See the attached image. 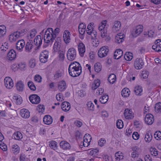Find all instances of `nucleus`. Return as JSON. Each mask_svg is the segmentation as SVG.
<instances>
[{
  "instance_id": "obj_56",
  "label": "nucleus",
  "mask_w": 161,
  "mask_h": 161,
  "mask_svg": "<svg viewBox=\"0 0 161 161\" xmlns=\"http://www.w3.org/2000/svg\"><path fill=\"white\" fill-rule=\"evenodd\" d=\"M59 52L58 57L60 60L63 61L65 58L64 53L63 51H58Z\"/></svg>"
},
{
  "instance_id": "obj_47",
  "label": "nucleus",
  "mask_w": 161,
  "mask_h": 161,
  "mask_svg": "<svg viewBox=\"0 0 161 161\" xmlns=\"http://www.w3.org/2000/svg\"><path fill=\"white\" fill-rule=\"evenodd\" d=\"M133 57V54L130 52H127L124 55V58L127 61L131 60Z\"/></svg>"
},
{
  "instance_id": "obj_26",
  "label": "nucleus",
  "mask_w": 161,
  "mask_h": 161,
  "mask_svg": "<svg viewBox=\"0 0 161 161\" xmlns=\"http://www.w3.org/2000/svg\"><path fill=\"white\" fill-rule=\"evenodd\" d=\"M42 38L40 35L37 36L34 40V44L38 47L41 46L42 43Z\"/></svg>"
},
{
  "instance_id": "obj_40",
  "label": "nucleus",
  "mask_w": 161,
  "mask_h": 161,
  "mask_svg": "<svg viewBox=\"0 0 161 161\" xmlns=\"http://www.w3.org/2000/svg\"><path fill=\"white\" fill-rule=\"evenodd\" d=\"M108 99V95H105L102 96L99 98L100 102L102 104H104L107 103Z\"/></svg>"
},
{
  "instance_id": "obj_36",
  "label": "nucleus",
  "mask_w": 161,
  "mask_h": 161,
  "mask_svg": "<svg viewBox=\"0 0 161 161\" xmlns=\"http://www.w3.org/2000/svg\"><path fill=\"white\" fill-rule=\"evenodd\" d=\"M49 147L54 150L57 149L58 145L57 142L51 140L49 142Z\"/></svg>"
},
{
  "instance_id": "obj_18",
  "label": "nucleus",
  "mask_w": 161,
  "mask_h": 161,
  "mask_svg": "<svg viewBox=\"0 0 161 161\" xmlns=\"http://www.w3.org/2000/svg\"><path fill=\"white\" fill-rule=\"evenodd\" d=\"M16 87L17 90L18 92H23L25 88V85L24 82L21 80L18 81L16 83Z\"/></svg>"
},
{
  "instance_id": "obj_64",
  "label": "nucleus",
  "mask_w": 161,
  "mask_h": 161,
  "mask_svg": "<svg viewBox=\"0 0 161 161\" xmlns=\"http://www.w3.org/2000/svg\"><path fill=\"white\" fill-rule=\"evenodd\" d=\"M148 72L146 71H143L142 73L141 77L143 79H146L148 77Z\"/></svg>"
},
{
  "instance_id": "obj_54",
  "label": "nucleus",
  "mask_w": 161,
  "mask_h": 161,
  "mask_svg": "<svg viewBox=\"0 0 161 161\" xmlns=\"http://www.w3.org/2000/svg\"><path fill=\"white\" fill-rule=\"evenodd\" d=\"M150 153L152 155L156 156L158 154L157 150L155 148H151L150 149Z\"/></svg>"
},
{
  "instance_id": "obj_6",
  "label": "nucleus",
  "mask_w": 161,
  "mask_h": 161,
  "mask_svg": "<svg viewBox=\"0 0 161 161\" xmlns=\"http://www.w3.org/2000/svg\"><path fill=\"white\" fill-rule=\"evenodd\" d=\"M109 51L108 47L107 46H103L99 49L97 54L98 56L100 58H103L106 56Z\"/></svg>"
},
{
  "instance_id": "obj_41",
  "label": "nucleus",
  "mask_w": 161,
  "mask_h": 161,
  "mask_svg": "<svg viewBox=\"0 0 161 161\" xmlns=\"http://www.w3.org/2000/svg\"><path fill=\"white\" fill-rule=\"evenodd\" d=\"M6 32V27L5 25H0V37L3 36Z\"/></svg>"
},
{
  "instance_id": "obj_39",
  "label": "nucleus",
  "mask_w": 161,
  "mask_h": 161,
  "mask_svg": "<svg viewBox=\"0 0 161 161\" xmlns=\"http://www.w3.org/2000/svg\"><path fill=\"white\" fill-rule=\"evenodd\" d=\"M115 159L117 161H119L123 159V154L120 152H118L115 153Z\"/></svg>"
},
{
  "instance_id": "obj_5",
  "label": "nucleus",
  "mask_w": 161,
  "mask_h": 161,
  "mask_svg": "<svg viewBox=\"0 0 161 161\" xmlns=\"http://www.w3.org/2000/svg\"><path fill=\"white\" fill-rule=\"evenodd\" d=\"M107 21H103L101 23V25L98 27V29L101 33V36L102 38L106 37L107 36V29L105 28Z\"/></svg>"
},
{
  "instance_id": "obj_9",
  "label": "nucleus",
  "mask_w": 161,
  "mask_h": 161,
  "mask_svg": "<svg viewBox=\"0 0 161 161\" xmlns=\"http://www.w3.org/2000/svg\"><path fill=\"white\" fill-rule=\"evenodd\" d=\"M29 98L30 101L33 104H38L41 101L40 97L35 94L31 95Z\"/></svg>"
},
{
  "instance_id": "obj_25",
  "label": "nucleus",
  "mask_w": 161,
  "mask_h": 161,
  "mask_svg": "<svg viewBox=\"0 0 161 161\" xmlns=\"http://www.w3.org/2000/svg\"><path fill=\"white\" fill-rule=\"evenodd\" d=\"M19 35L16 32L11 33L9 36V39L11 42H15L19 38Z\"/></svg>"
},
{
  "instance_id": "obj_37",
  "label": "nucleus",
  "mask_w": 161,
  "mask_h": 161,
  "mask_svg": "<svg viewBox=\"0 0 161 161\" xmlns=\"http://www.w3.org/2000/svg\"><path fill=\"white\" fill-rule=\"evenodd\" d=\"M13 137L14 139L17 140H20L23 138L22 134L19 131L14 133L13 135Z\"/></svg>"
},
{
  "instance_id": "obj_16",
  "label": "nucleus",
  "mask_w": 161,
  "mask_h": 161,
  "mask_svg": "<svg viewBox=\"0 0 161 161\" xmlns=\"http://www.w3.org/2000/svg\"><path fill=\"white\" fill-rule=\"evenodd\" d=\"M145 120L147 124L152 125L154 121L153 116L151 114H147L145 116Z\"/></svg>"
},
{
  "instance_id": "obj_12",
  "label": "nucleus",
  "mask_w": 161,
  "mask_h": 161,
  "mask_svg": "<svg viewBox=\"0 0 161 161\" xmlns=\"http://www.w3.org/2000/svg\"><path fill=\"white\" fill-rule=\"evenodd\" d=\"M78 50L80 55L83 57L85 52L86 48L84 44L81 42L79 43L77 45Z\"/></svg>"
},
{
  "instance_id": "obj_30",
  "label": "nucleus",
  "mask_w": 161,
  "mask_h": 161,
  "mask_svg": "<svg viewBox=\"0 0 161 161\" xmlns=\"http://www.w3.org/2000/svg\"><path fill=\"white\" fill-rule=\"evenodd\" d=\"M66 87L67 86L64 81L62 80L59 82L58 88L60 91L61 92L64 91Z\"/></svg>"
},
{
  "instance_id": "obj_52",
  "label": "nucleus",
  "mask_w": 161,
  "mask_h": 161,
  "mask_svg": "<svg viewBox=\"0 0 161 161\" xmlns=\"http://www.w3.org/2000/svg\"><path fill=\"white\" fill-rule=\"evenodd\" d=\"M152 49L156 52H159L161 51V46L158 45L154 44L152 47Z\"/></svg>"
},
{
  "instance_id": "obj_27",
  "label": "nucleus",
  "mask_w": 161,
  "mask_h": 161,
  "mask_svg": "<svg viewBox=\"0 0 161 161\" xmlns=\"http://www.w3.org/2000/svg\"><path fill=\"white\" fill-rule=\"evenodd\" d=\"M86 25L84 23H81L79 25L78 29L80 34L81 35L84 34L86 31Z\"/></svg>"
},
{
  "instance_id": "obj_34",
  "label": "nucleus",
  "mask_w": 161,
  "mask_h": 161,
  "mask_svg": "<svg viewBox=\"0 0 161 161\" xmlns=\"http://www.w3.org/2000/svg\"><path fill=\"white\" fill-rule=\"evenodd\" d=\"M13 99L17 105L20 104L22 102V98L19 95H14L13 96Z\"/></svg>"
},
{
  "instance_id": "obj_10",
  "label": "nucleus",
  "mask_w": 161,
  "mask_h": 161,
  "mask_svg": "<svg viewBox=\"0 0 161 161\" xmlns=\"http://www.w3.org/2000/svg\"><path fill=\"white\" fill-rule=\"evenodd\" d=\"M4 85L8 89H11L14 86V83L12 79L9 77H7L4 80Z\"/></svg>"
},
{
  "instance_id": "obj_31",
  "label": "nucleus",
  "mask_w": 161,
  "mask_h": 161,
  "mask_svg": "<svg viewBox=\"0 0 161 161\" xmlns=\"http://www.w3.org/2000/svg\"><path fill=\"white\" fill-rule=\"evenodd\" d=\"M33 47L32 42H29L26 43L25 48V51L26 53H29L31 51Z\"/></svg>"
},
{
  "instance_id": "obj_59",
  "label": "nucleus",
  "mask_w": 161,
  "mask_h": 161,
  "mask_svg": "<svg viewBox=\"0 0 161 161\" xmlns=\"http://www.w3.org/2000/svg\"><path fill=\"white\" fill-rule=\"evenodd\" d=\"M75 125L78 127H80L82 125V123L79 120H76L74 122Z\"/></svg>"
},
{
  "instance_id": "obj_19",
  "label": "nucleus",
  "mask_w": 161,
  "mask_h": 161,
  "mask_svg": "<svg viewBox=\"0 0 161 161\" xmlns=\"http://www.w3.org/2000/svg\"><path fill=\"white\" fill-rule=\"evenodd\" d=\"M139 154V149L137 147H135L132 148L131 157L134 158H137Z\"/></svg>"
},
{
  "instance_id": "obj_7",
  "label": "nucleus",
  "mask_w": 161,
  "mask_h": 161,
  "mask_svg": "<svg viewBox=\"0 0 161 161\" xmlns=\"http://www.w3.org/2000/svg\"><path fill=\"white\" fill-rule=\"evenodd\" d=\"M143 26L141 25L136 26L132 31L131 35L133 36L137 37L143 31Z\"/></svg>"
},
{
  "instance_id": "obj_57",
  "label": "nucleus",
  "mask_w": 161,
  "mask_h": 161,
  "mask_svg": "<svg viewBox=\"0 0 161 161\" xmlns=\"http://www.w3.org/2000/svg\"><path fill=\"white\" fill-rule=\"evenodd\" d=\"M37 109L39 112L42 113L44 111L45 108L43 105L40 104L37 106Z\"/></svg>"
},
{
  "instance_id": "obj_33",
  "label": "nucleus",
  "mask_w": 161,
  "mask_h": 161,
  "mask_svg": "<svg viewBox=\"0 0 161 161\" xmlns=\"http://www.w3.org/2000/svg\"><path fill=\"white\" fill-rule=\"evenodd\" d=\"M100 81L99 79L95 80L92 82V90H95L98 88L100 85Z\"/></svg>"
},
{
  "instance_id": "obj_23",
  "label": "nucleus",
  "mask_w": 161,
  "mask_h": 161,
  "mask_svg": "<svg viewBox=\"0 0 161 161\" xmlns=\"http://www.w3.org/2000/svg\"><path fill=\"white\" fill-rule=\"evenodd\" d=\"M61 148L64 150H69L70 148V144L65 141H62L60 143Z\"/></svg>"
},
{
  "instance_id": "obj_51",
  "label": "nucleus",
  "mask_w": 161,
  "mask_h": 161,
  "mask_svg": "<svg viewBox=\"0 0 161 161\" xmlns=\"http://www.w3.org/2000/svg\"><path fill=\"white\" fill-rule=\"evenodd\" d=\"M29 159L27 157V156L23 153L21 154L19 156L20 161H28Z\"/></svg>"
},
{
  "instance_id": "obj_46",
  "label": "nucleus",
  "mask_w": 161,
  "mask_h": 161,
  "mask_svg": "<svg viewBox=\"0 0 161 161\" xmlns=\"http://www.w3.org/2000/svg\"><path fill=\"white\" fill-rule=\"evenodd\" d=\"M154 111L157 113L161 112V103L158 102L155 104Z\"/></svg>"
},
{
  "instance_id": "obj_60",
  "label": "nucleus",
  "mask_w": 161,
  "mask_h": 161,
  "mask_svg": "<svg viewBox=\"0 0 161 161\" xmlns=\"http://www.w3.org/2000/svg\"><path fill=\"white\" fill-rule=\"evenodd\" d=\"M42 78L41 76L39 75H36L34 77V80L36 82L40 83L42 81Z\"/></svg>"
},
{
  "instance_id": "obj_38",
  "label": "nucleus",
  "mask_w": 161,
  "mask_h": 161,
  "mask_svg": "<svg viewBox=\"0 0 161 161\" xmlns=\"http://www.w3.org/2000/svg\"><path fill=\"white\" fill-rule=\"evenodd\" d=\"M130 91L127 88H124L121 91L122 96L124 97H127L130 94Z\"/></svg>"
},
{
  "instance_id": "obj_1",
  "label": "nucleus",
  "mask_w": 161,
  "mask_h": 161,
  "mask_svg": "<svg viewBox=\"0 0 161 161\" xmlns=\"http://www.w3.org/2000/svg\"><path fill=\"white\" fill-rule=\"evenodd\" d=\"M68 71L69 75L72 77L79 76L81 73V67L77 62L71 63L69 66Z\"/></svg>"
},
{
  "instance_id": "obj_45",
  "label": "nucleus",
  "mask_w": 161,
  "mask_h": 161,
  "mask_svg": "<svg viewBox=\"0 0 161 161\" xmlns=\"http://www.w3.org/2000/svg\"><path fill=\"white\" fill-rule=\"evenodd\" d=\"M12 152L14 153V154H17L20 151V149L19 146L16 145L14 144L12 146Z\"/></svg>"
},
{
  "instance_id": "obj_3",
  "label": "nucleus",
  "mask_w": 161,
  "mask_h": 161,
  "mask_svg": "<svg viewBox=\"0 0 161 161\" xmlns=\"http://www.w3.org/2000/svg\"><path fill=\"white\" fill-rule=\"evenodd\" d=\"M62 40L60 37H57L56 39L53 46V49L54 51L58 52L62 50L63 45Z\"/></svg>"
},
{
  "instance_id": "obj_58",
  "label": "nucleus",
  "mask_w": 161,
  "mask_h": 161,
  "mask_svg": "<svg viewBox=\"0 0 161 161\" xmlns=\"http://www.w3.org/2000/svg\"><path fill=\"white\" fill-rule=\"evenodd\" d=\"M56 98L58 101H62L64 100L63 95L61 93H59L56 95Z\"/></svg>"
},
{
  "instance_id": "obj_43",
  "label": "nucleus",
  "mask_w": 161,
  "mask_h": 161,
  "mask_svg": "<svg viewBox=\"0 0 161 161\" xmlns=\"http://www.w3.org/2000/svg\"><path fill=\"white\" fill-rule=\"evenodd\" d=\"M153 137L152 135L150 132L146 133L145 135V140L146 142H150Z\"/></svg>"
},
{
  "instance_id": "obj_13",
  "label": "nucleus",
  "mask_w": 161,
  "mask_h": 161,
  "mask_svg": "<svg viewBox=\"0 0 161 161\" xmlns=\"http://www.w3.org/2000/svg\"><path fill=\"white\" fill-rule=\"evenodd\" d=\"M124 116L126 119H132L133 117V113L132 110L128 108L126 109L124 113Z\"/></svg>"
},
{
  "instance_id": "obj_32",
  "label": "nucleus",
  "mask_w": 161,
  "mask_h": 161,
  "mask_svg": "<svg viewBox=\"0 0 161 161\" xmlns=\"http://www.w3.org/2000/svg\"><path fill=\"white\" fill-rule=\"evenodd\" d=\"M123 55V51L120 49H117L114 53V57L115 59L120 58Z\"/></svg>"
},
{
  "instance_id": "obj_28",
  "label": "nucleus",
  "mask_w": 161,
  "mask_h": 161,
  "mask_svg": "<svg viewBox=\"0 0 161 161\" xmlns=\"http://www.w3.org/2000/svg\"><path fill=\"white\" fill-rule=\"evenodd\" d=\"M16 54L15 51L14 50H11L8 54V59L12 60L14 59L16 57Z\"/></svg>"
},
{
  "instance_id": "obj_22",
  "label": "nucleus",
  "mask_w": 161,
  "mask_h": 161,
  "mask_svg": "<svg viewBox=\"0 0 161 161\" xmlns=\"http://www.w3.org/2000/svg\"><path fill=\"white\" fill-rule=\"evenodd\" d=\"M125 35L121 33L118 34L115 37V42L118 43H120L123 42L124 39Z\"/></svg>"
},
{
  "instance_id": "obj_29",
  "label": "nucleus",
  "mask_w": 161,
  "mask_h": 161,
  "mask_svg": "<svg viewBox=\"0 0 161 161\" xmlns=\"http://www.w3.org/2000/svg\"><path fill=\"white\" fill-rule=\"evenodd\" d=\"M53 121L52 117L49 115L45 116L43 119V121L44 124L47 125L51 124L53 122Z\"/></svg>"
},
{
  "instance_id": "obj_4",
  "label": "nucleus",
  "mask_w": 161,
  "mask_h": 161,
  "mask_svg": "<svg viewBox=\"0 0 161 161\" xmlns=\"http://www.w3.org/2000/svg\"><path fill=\"white\" fill-rule=\"evenodd\" d=\"M76 52L75 48L72 47L69 48L67 53L68 59L72 61L75 60L76 57Z\"/></svg>"
},
{
  "instance_id": "obj_11",
  "label": "nucleus",
  "mask_w": 161,
  "mask_h": 161,
  "mask_svg": "<svg viewBox=\"0 0 161 161\" xmlns=\"http://www.w3.org/2000/svg\"><path fill=\"white\" fill-rule=\"evenodd\" d=\"M71 34L67 30H65L63 34V38L64 42L66 43H69L70 42Z\"/></svg>"
},
{
  "instance_id": "obj_20",
  "label": "nucleus",
  "mask_w": 161,
  "mask_h": 161,
  "mask_svg": "<svg viewBox=\"0 0 161 161\" xmlns=\"http://www.w3.org/2000/svg\"><path fill=\"white\" fill-rule=\"evenodd\" d=\"M20 114L21 116L25 119L29 118L30 116V113L29 110L26 109L20 110Z\"/></svg>"
},
{
  "instance_id": "obj_14",
  "label": "nucleus",
  "mask_w": 161,
  "mask_h": 161,
  "mask_svg": "<svg viewBox=\"0 0 161 161\" xmlns=\"http://www.w3.org/2000/svg\"><path fill=\"white\" fill-rule=\"evenodd\" d=\"M92 138L91 136L88 134H85L84 136L83 142V145L85 147H87L90 144L91 140Z\"/></svg>"
},
{
  "instance_id": "obj_63",
  "label": "nucleus",
  "mask_w": 161,
  "mask_h": 161,
  "mask_svg": "<svg viewBox=\"0 0 161 161\" xmlns=\"http://www.w3.org/2000/svg\"><path fill=\"white\" fill-rule=\"evenodd\" d=\"M88 108L90 110H94V105L91 102H88L87 104Z\"/></svg>"
},
{
  "instance_id": "obj_2",
  "label": "nucleus",
  "mask_w": 161,
  "mask_h": 161,
  "mask_svg": "<svg viewBox=\"0 0 161 161\" xmlns=\"http://www.w3.org/2000/svg\"><path fill=\"white\" fill-rule=\"evenodd\" d=\"M56 38L53 33V29L51 28H47L45 32L44 41L45 45L46 46L51 45Z\"/></svg>"
},
{
  "instance_id": "obj_8",
  "label": "nucleus",
  "mask_w": 161,
  "mask_h": 161,
  "mask_svg": "<svg viewBox=\"0 0 161 161\" xmlns=\"http://www.w3.org/2000/svg\"><path fill=\"white\" fill-rule=\"evenodd\" d=\"M144 65V62L141 58H137L134 62V67L136 69H141Z\"/></svg>"
},
{
  "instance_id": "obj_61",
  "label": "nucleus",
  "mask_w": 161,
  "mask_h": 161,
  "mask_svg": "<svg viewBox=\"0 0 161 161\" xmlns=\"http://www.w3.org/2000/svg\"><path fill=\"white\" fill-rule=\"evenodd\" d=\"M132 136L134 139L137 140L139 138L140 135L137 132H134L132 134Z\"/></svg>"
},
{
  "instance_id": "obj_24",
  "label": "nucleus",
  "mask_w": 161,
  "mask_h": 161,
  "mask_svg": "<svg viewBox=\"0 0 161 161\" xmlns=\"http://www.w3.org/2000/svg\"><path fill=\"white\" fill-rule=\"evenodd\" d=\"M61 108L65 112H67L70 109V104L67 102H64L62 103Z\"/></svg>"
},
{
  "instance_id": "obj_42",
  "label": "nucleus",
  "mask_w": 161,
  "mask_h": 161,
  "mask_svg": "<svg viewBox=\"0 0 161 161\" xmlns=\"http://www.w3.org/2000/svg\"><path fill=\"white\" fill-rule=\"evenodd\" d=\"M116 75L113 74H111L108 77V80L111 84H113L116 81Z\"/></svg>"
},
{
  "instance_id": "obj_17",
  "label": "nucleus",
  "mask_w": 161,
  "mask_h": 161,
  "mask_svg": "<svg viewBox=\"0 0 161 161\" xmlns=\"http://www.w3.org/2000/svg\"><path fill=\"white\" fill-rule=\"evenodd\" d=\"M25 46V42L24 40L22 39L18 41L16 44V49L20 52H21Z\"/></svg>"
},
{
  "instance_id": "obj_21",
  "label": "nucleus",
  "mask_w": 161,
  "mask_h": 161,
  "mask_svg": "<svg viewBox=\"0 0 161 161\" xmlns=\"http://www.w3.org/2000/svg\"><path fill=\"white\" fill-rule=\"evenodd\" d=\"M121 24L119 21H115L112 27V31L114 33H116L120 29Z\"/></svg>"
},
{
  "instance_id": "obj_50",
  "label": "nucleus",
  "mask_w": 161,
  "mask_h": 161,
  "mask_svg": "<svg viewBox=\"0 0 161 161\" xmlns=\"http://www.w3.org/2000/svg\"><path fill=\"white\" fill-rule=\"evenodd\" d=\"M29 65L31 68H34L36 65V62L35 59L33 58L31 59L29 61Z\"/></svg>"
},
{
  "instance_id": "obj_48",
  "label": "nucleus",
  "mask_w": 161,
  "mask_h": 161,
  "mask_svg": "<svg viewBox=\"0 0 161 161\" xmlns=\"http://www.w3.org/2000/svg\"><path fill=\"white\" fill-rule=\"evenodd\" d=\"M116 126L119 129L122 128L124 126L123 122L122 120L118 119L116 122Z\"/></svg>"
},
{
  "instance_id": "obj_53",
  "label": "nucleus",
  "mask_w": 161,
  "mask_h": 161,
  "mask_svg": "<svg viewBox=\"0 0 161 161\" xmlns=\"http://www.w3.org/2000/svg\"><path fill=\"white\" fill-rule=\"evenodd\" d=\"M155 138L157 140L161 139V132L157 131L154 134Z\"/></svg>"
},
{
  "instance_id": "obj_44",
  "label": "nucleus",
  "mask_w": 161,
  "mask_h": 161,
  "mask_svg": "<svg viewBox=\"0 0 161 161\" xmlns=\"http://www.w3.org/2000/svg\"><path fill=\"white\" fill-rule=\"evenodd\" d=\"M102 68V66L100 63L97 62L94 64V69L95 71L97 72H100Z\"/></svg>"
},
{
  "instance_id": "obj_15",
  "label": "nucleus",
  "mask_w": 161,
  "mask_h": 161,
  "mask_svg": "<svg viewBox=\"0 0 161 161\" xmlns=\"http://www.w3.org/2000/svg\"><path fill=\"white\" fill-rule=\"evenodd\" d=\"M94 23L93 22L90 23L88 25L86 29V32L89 35H94V37H96L97 35L96 32L93 31V26Z\"/></svg>"
},
{
  "instance_id": "obj_49",
  "label": "nucleus",
  "mask_w": 161,
  "mask_h": 161,
  "mask_svg": "<svg viewBox=\"0 0 161 161\" xmlns=\"http://www.w3.org/2000/svg\"><path fill=\"white\" fill-rule=\"evenodd\" d=\"M28 86L30 89L33 91L36 90V87L34 84V83L31 81H29L28 82Z\"/></svg>"
},
{
  "instance_id": "obj_35",
  "label": "nucleus",
  "mask_w": 161,
  "mask_h": 161,
  "mask_svg": "<svg viewBox=\"0 0 161 161\" xmlns=\"http://www.w3.org/2000/svg\"><path fill=\"white\" fill-rule=\"evenodd\" d=\"M134 91L136 95H141L142 92V86H135Z\"/></svg>"
},
{
  "instance_id": "obj_55",
  "label": "nucleus",
  "mask_w": 161,
  "mask_h": 161,
  "mask_svg": "<svg viewBox=\"0 0 161 161\" xmlns=\"http://www.w3.org/2000/svg\"><path fill=\"white\" fill-rule=\"evenodd\" d=\"M36 31L35 29L32 30L30 32L29 36H28L29 38H33L36 35Z\"/></svg>"
},
{
  "instance_id": "obj_62",
  "label": "nucleus",
  "mask_w": 161,
  "mask_h": 161,
  "mask_svg": "<svg viewBox=\"0 0 161 161\" xmlns=\"http://www.w3.org/2000/svg\"><path fill=\"white\" fill-rule=\"evenodd\" d=\"M106 143V141L104 138H101L99 140L98 144L99 146L101 147L103 146Z\"/></svg>"
}]
</instances>
